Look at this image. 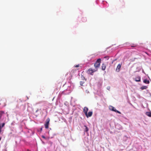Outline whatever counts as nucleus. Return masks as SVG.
<instances>
[{"label": "nucleus", "instance_id": "obj_1", "mask_svg": "<svg viewBox=\"0 0 151 151\" xmlns=\"http://www.w3.org/2000/svg\"><path fill=\"white\" fill-rule=\"evenodd\" d=\"M101 63V59L100 58H99L96 60V63H94V66L95 67L96 70H98V68L100 67Z\"/></svg>", "mask_w": 151, "mask_h": 151}, {"label": "nucleus", "instance_id": "obj_2", "mask_svg": "<svg viewBox=\"0 0 151 151\" xmlns=\"http://www.w3.org/2000/svg\"><path fill=\"white\" fill-rule=\"evenodd\" d=\"M97 71V70H95L94 69H92L91 68H90L87 71V73L88 74H90L91 75H93V73L95 72V71Z\"/></svg>", "mask_w": 151, "mask_h": 151}, {"label": "nucleus", "instance_id": "obj_3", "mask_svg": "<svg viewBox=\"0 0 151 151\" xmlns=\"http://www.w3.org/2000/svg\"><path fill=\"white\" fill-rule=\"evenodd\" d=\"M109 109L110 110L113 111H114L115 112H116L119 113V114H121V113L120 111L116 110L114 107H113V106H110L109 107Z\"/></svg>", "mask_w": 151, "mask_h": 151}, {"label": "nucleus", "instance_id": "obj_4", "mask_svg": "<svg viewBox=\"0 0 151 151\" xmlns=\"http://www.w3.org/2000/svg\"><path fill=\"white\" fill-rule=\"evenodd\" d=\"M6 101L5 99H2L0 101V105L2 106H4L6 105Z\"/></svg>", "mask_w": 151, "mask_h": 151}, {"label": "nucleus", "instance_id": "obj_5", "mask_svg": "<svg viewBox=\"0 0 151 151\" xmlns=\"http://www.w3.org/2000/svg\"><path fill=\"white\" fill-rule=\"evenodd\" d=\"M50 121V119L49 118H48L46 119V122L45 124V127L46 129H48V128Z\"/></svg>", "mask_w": 151, "mask_h": 151}, {"label": "nucleus", "instance_id": "obj_6", "mask_svg": "<svg viewBox=\"0 0 151 151\" xmlns=\"http://www.w3.org/2000/svg\"><path fill=\"white\" fill-rule=\"evenodd\" d=\"M122 64H119L117 66L116 69V71L117 72H119L120 70V69L121 67Z\"/></svg>", "mask_w": 151, "mask_h": 151}, {"label": "nucleus", "instance_id": "obj_7", "mask_svg": "<svg viewBox=\"0 0 151 151\" xmlns=\"http://www.w3.org/2000/svg\"><path fill=\"white\" fill-rule=\"evenodd\" d=\"M88 108L86 107H85L83 109V112L85 114V115H87V113L88 111Z\"/></svg>", "mask_w": 151, "mask_h": 151}, {"label": "nucleus", "instance_id": "obj_8", "mask_svg": "<svg viewBox=\"0 0 151 151\" xmlns=\"http://www.w3.org/2000/svg\"><path fill=\"white\" fill-rule=\"evenodd\" d=\"M92 114V111H89L88 113H87V115H86V116L87 118H88L91 116Z\"/></svg>", "mask_w": 151, "mask_h": 151}, {"label": "nucleus", "instance_id": "obj_9", "mask_svg": "<svg viewBox=\"0 0 151 151\" xmlns=\"http://www.w3.org/2000/svg\"><path fill=\"white\" fill-rule=\"evenodd\" d=\"M102 70H105L106 68V65L105 64L103 63L101 66Z\"/></svg>", "mask_w": 151, "mask_h": 151}, {"label": "nucleus", "instance_id": "obj_10", "mask_svg": "<svg viewBox=\"0 0 151 151\" xmlns=\"http://www.w3.org/2000/svg\"><path fill=\"white\" fill-rule=\"evenodd\" d=\"M140 77L139 76H137L135 78V81L137 82L140 81Z\"/></svg>", "mask_w": 151, "mask_h": 151}, {"label": "nucleus", "instance_id": "obj_11", "mask_svg": "<svg viewBox=\"0 0 151 151\" xmlns=\"http://www.w3.org/2000/svg\"><path fill=\"white\" fill-rule=\"evenodd\" d=\"M143 82L146 84H149L150 83V81L146 79H145L143 81Z\"/></svg>", "mask_w": 151, "mask_h": 151}, {"label": "nucleus", "instance_id": "obj_12", "mask_svg": "<svg viewBox=\"0 0 151 151\" xmlns=\"http://www.w3.org/2000/svg\"><path fill=\"white\" fill-rule=\"evenodd\" d=\"M147 88V87L146 86H142L140 88L142 90H143V89H146Z\"/></svg>", "mask_w": 151, "mask_h": 151}, {"label": "nucleus", "instance_id": "obj_13", "mask_svg": "<svg viewBox=\"0 0 151 151\" xmlns=\"http://www.w3.org/2000/svg\"><path fill=\"white\" fill-rule=\"evenodd\" d=\"M147 115L149 117H151V112H147L146 113Z\"/></svg>", "mask_w": 151, "mask_h": 151}, {"label": "nucleus", "instance_id": "obj_14", "mask_svg": "<svg viewBox=\"0 0 151 151\" xmlns=\"http://www.w3.org/2000/svg\"><path fill=\"white\" fill-rule=\"evenodd\" d=\"M84 127H85V131L86 132H87L88 130V129L86 125L84 126Z\"/></svg>", "mask_w": 151, "mask_h": 151}, {"label": "nucleus", "instance_id": "obj_15", "mask_svg": "<svg viewBox=\"0 0 151 151\" xmlns=\"http://www.w3.org/2000/svg\"><path fill=\"white\" fill-rule=\"evenodd\" d=\"M81 78L82 80H85L86 81V79H85V77L83 75H81Z\"/></svg>", "mask_w": 151, "mask_h": 151}, {"label": "nucleus", "instance_id": "obj_16", "mask_svg": "<svg viewBox=\"0 0 151 151\" xmlns=\"http://www.w3.org/2000/svg\"><path fill=\"white\" fill-rule=\"evenodd\" d=\"M84 83V82L81 81L80 82V85L81 86H83V84Z\"/></svg>", "mask_w": 151, "mask_h": 151}, {"label": "nucleus", "instance_id": "obj_17", "mask_svg": "<svg viewBox=\"0 0 151 151\" xmlns=\"http://www.w3.org/2000/svg\"><path fill=\"white\" fill-rule=\"evenodd\" d=\"M74 73V71L73 70H72L71 71V72H70V74H71V78H72V74Z\"/></svg>", "mask_w": 151, "mask_h": 151}, {"label": "nucleus", "instance_id": "obj_18", "mask_svg": "<svg viewBox=\"0 0 151 151\" xmlns=\"http://www.w3.org/2000/svg\"><path fill=\"white\" fill-rule=\"evenodd\" d=\"M137 46V45L135 44H133L131 45V47H136Z\"/></svg>", "mask_w": 151, "mask_h": 151}, {"label": "nucleus", "instance_id": "obj_19", "mask_svg": "<svg viewBox=\"0 0 151 151\" xmlns=\"http://www.w3.org/2000/svg\"><path fill=\"white\" fill-rule=\"evenodd\" d=\"M5 125V123H3L2 124H1V128L3 127Z\"/></svg>", "mask_w": 151, "mask_h": 151}, {"label": "nucleus", "instance_id": "obj_20", "mask_svg": "<svg viewBox=\"0 0 151 151\" xmlns=\"http://www.w3.org/2000/svg\"><path fill=\"white\" fill-rule=\"evenodd\" d=\"M1 132V124H0V134Z\"/></svg>", "mask_w": 151, "mask_h": 151}, {"label": "nucleus", "instance_id": "obj_21", "mask_svg": "<svg viewBox=\"0 0 151 151\" xmlns=\"http://www.w3.org/2000/svg\"><path fill=\"white\" fill-rule=\"evenodd\" d=\"M42 138H44V139H46V137L45 136H44L43 135H42Z\"/></svg>", "mask_w": 151, "mask_h": 151}, {"label": "nucleus", "instance_id": "obj_22", "mask_svg": "<svg viewBox=\"0 0 151 151\" xmlns=\"http://www.w3.org/2000/svg\"><path fill=\"white\" fill-rule=\"evenodd\" d=\"M79 66V65H76L74 66V67H78Z\"/></svg>", "mask_w": 151, "mask_h": 151}, {"label": "nucleus", "instance_id": "obj_23", "mask_svg": "<svg viewBox=\"0 0 151 151\" xmlns=\"http://www.w3.org/2000/svg\"><path fill=\"white\" fill-rule=\"evenodd\" d=\"M38 109H37V110L36 111V112H37L38 111Z\"/></svg>", "mask_w": 151, "mask_h": 151}, {"label": "nucleus", "instance_id": "obj_24", "mask_svg": "<svg viewBox=\"0 0 151 151\" xmlns=\"http://www.w3.org/2000/svg\"><path fill=\"white\" fill-rule=\"evenodd\" d=\"M108 58V56H105L104 57V58Z\"/></svg>", "mask_w": 151, "mask_h": 151}, {"label": "nucleus", "instance_id": "obj_25", "mask_svg": "<svg viewBox=\"0 0 151 151\" xmlns=\"http://www.w3.org/2000/svg\"><path fill=\"white\" fill-rule=\"evenodd\" d=\"M27 151H30V150H27Z\"/></svg>", "mask_w": 151, "mask_h": 151}]
</instances>
